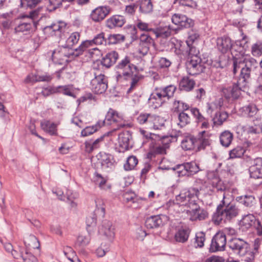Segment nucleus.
<instances>
[{
	"label": "nucleus",
	"mask_w": 262,
	"mask_h": 262,
	"mask_svg": "<svg viewBox=\"0 0 262 262\" xmlns=\"http://www.w3.org/2000/svg\"><path fill=\"white\" fill-rule=\"evenodd\" d=\"M104 137L102 136L95 140H90L84 142L85 151L88 153L92 152L94 150L98 149L103 141Z\"/></svg>",
	"instance_id": "31"
},
{
	"label": "nucleus",
	"mask_w": 262,
	"mask_h": 262,
	"mask_svg": "<svg viewBox=\"0 0 262 262\" xmlns=\"http://www.w3.org/2000/svg\"><path fill=\"white\" fill-rule=\"evenodd\" d=\"M109 44H116L122 42L125 40V36L122 34H111L108 37Z\"/></svg>",
	"instance_id": "54"
},
{
	"label": "nucleus",
	"mask_w": 262,
	"mask_h": 262,
	"mask_svg": "<svg viewBox=\"0 0 262 262\" xmlns=\"http://www.w3.org/2000/svg\"><path fill=\"white\" fill-rule=\"evenodd\" d=\"M185 164L188 172L187 176L193 175L200 170L199 165L194 162H187Z\"/></svg>",
	"instance_id": "43"
},
{
	"label": "nucleus",
	"mask_w": 262,
	"mask_h": 262,
	"mask_svg": "<svg viewBox=\"0 0 262 262\" xmlns=\"http://www.w3.org/2000/svg\"><path fill=\"white\" fill-rule=\"evenodd\" d=\"M107 79L106 76L102 74L96 75L90 83L91 90L96 94H102L107 89Z\"/></svg>",
	"instance_id": "9"
},
{
	"label": "nucleus",
	"mask_w": 262,
	"mask_h": 262,
	"mask_svg": "<svg viewBox=\"0 0 262 262\" xmlns=\"http://www.w3.org/2000/svg\"><path fill=\"white\" fill-rule=\"evenodd\" d=\"M90 40H85L83 41L80 45L75 49V53L74 54L76 56H78L81 54L85 50L87 49L92 47Z\"/></svg>",
	"instance_id": "55"
},
{
	"label": "nucleus",
	"mask_w": 262,
	"mask_h": 262,
	"mask_svg": "<svg viewBox=\"0 0 262 262\" xmlns=\"http://www.w3.org/2000/svg\"><path fill=\"white\" fill-rule=\"evenodd\" d=\"M92 45H100L106 43V40L104 38V34L103 33H100L96 36L94 38L90 40Z\"/></svg>",
	"instance_id": "59"
},
{
	"label": "nucleus",
	"mask_w": 262,
	"mask_h": 262,
	"mask_svg": "<svg viewBox=\"0 0 262 262\" xmlns=\"http://www.w3.org/2000/svg\"><path fill=\"white\" fill-rule=\"evenodd\" d=\"M71 53H67L66 47L59 48L54 50L52 54V59L55 63L61 64L64 61L67 60Z\"/></svg>",
	"instance_id": "18"
},
{
	"label": "nucleus",
	"mask_w": 262,
	"mask_h": 262,
	"mask_svg": "<svg viewBox=\"0 0 262 262\" xmlns=\"http://www.w3.org/2000/svg\"><path fill=\"white\" fill-rule=\"evenodd\" d=\"M136 70L137 67L130 63L129 57L125 56L115 67L116 79L117 81L127 80Z\"/></svg>",
	"instance_id": "4"
},
{
	"label": "nucleus",
	"mask_w": 262,
	"mask_h": 262,
	"mask_svg": "<svg viewBox=\"0 0 262 262\" xmlns=\"http://www.w3.org/2000/svg\"><path fill=\"white\" fill-rule=\"evenodd\" d=\"M172 29L170 26L160 27L154 29L153 33L157 38H167L170 36Z\"/></svg>",
	"instance_id": "34"
},
{
	"label": "nucleus",
	"mask_w": 262,
	"mask_h": 262,
	"mask_svg": "<svg viewBox=\"0 0 262 262\" xmlns=\"http://www.w3.org/2000/svg\"><path fill=\"white\" fill-rule=\"evenodd\" d=\"M238 42L233 43L229 51L233 58V73L235 75L240 70H247V72L251 73L257 66L256 60L252 57L244 54L243 47L238 45Z\"/></svg>",
	"instance_id": "1"
},
{
	"label": "nucleus",
	"mask_w": 262,
	"mask_h": 262,
	"mask_svg": "<svg viewBox=\"0 0 262 262\" xmlns=\"http://www.w3.org/2000/svg\"><path fill=\"white\" fill-rule=\"evenodd\" d=\"M166 220L167 216L164 215L151 216L146 220L145 225L147 228H156L163 226Z\"/></svg>",
	"instance_id": "16"
},
{
	"label": "nucleus",
	"mask_w": 262,
	"mask_h": 262,
	"mask_svg": "<svg viewBox=\"0 0 262 262\" xmlns=\"http://www.w3.org/2000/svg\"><path fill=\"white\" fill-rule=\"evenodd\" d=\"M226 244V235L224 233L219 232L213 236L209 250L211 252L224 251Z\"/></svg>",
	"instance_id": "11"
},
{
	"label": "nucleus",
	"mask_w": 262,
	"mask_h": 262,
	"mask_svg": "<svg viewBox=\"0 0 262 262\" xmlns=\"http://www.w3.org/2000/svg\"><path fill=\"white\" fill-rule=\"evenodd\" d=\"M181 146L186 150L193 149L196 146L195 138L192 136L185 137L181 142Z\"/></svg>",
	"instance_id": "37"
},
{
	"label": "nucleus",
	"mask_w": 262,
	"mask_h": 262,
	"mask_svg": "<svg viewBox=\"0 0 262 262\" xmlns=\"http://www.w3.org/2000/svg\"><path fill=\"white\" fill-rule=\"evenodd\" d=\"M256 223L258 225L257 228L260 226L258 221L256 220L254 215L252 214L245 215L239 221V229L243 231H246L252 227L255 226Z\"/></svg>",
	"instance_id": "15"
},
{
	"label": "nucleus",
	"mask_w": 262,
	"mask_h": 262,
	"mask_svg": "<svg viewBox=\"0 0 262 262\" xmlns=\"http://www.w3.org/2000/svg\"><path fill=\"white\" fill-rule=\"evenodd\" d=\"M173 170H176L179 177L187 176L188 172L186 171L185 163L182 164H178L172 168Z\"/></svg>",
	"instance_id": "57"
},
{
	"label": "nucleus",
	"mask_w": 262,
	"mask_h": 262,
	"mask_svg": "<svg viewBox=\"0 0 262 262\" xmlns=\"http://www.w3.org/2000/svg\"><path fill=\"white\" fill-rule=\"evenodd\" d=\"M190 232L189 228L181 227L176 232L174 239L177 242L184 243L188 241Z\"/></svg>",
	"instance_id": "25"
},
{
	"label": "nucleus",
	"mask_w": 262,
	"mask_h": 262,
	"mask_svg": "<svg viewBox=\"0 0 262 262\" xmlns=\"http://www.w3.org/2000/svg\"><path fill=\"white\" fill-rule=\"evenodd\" d=\"M99 232L111 239L113 238L115 236V232L114 228L112 226V222L107 220L104 221L99 230Z\"/></svg>",
	"instance_id": "21"
},
{
	"label": "nucleus",
	"mask_w": 262,
	"mask_h": 262,
	"mask_svg": "<svg viewBox=\"0 0 262 262\" xmlns=\"http://www.w3.org/2000/svg\"><path fill=\"white\" fill-rule=\"evenodd\" d=\"M213 191H224L226 189V186L224 185L222 181L219 178L214 177L211 183Z\"/></svg>",
	"instance_id": "46"
},
{
	"label": "nucleus",
	"mask_w": 262,
	"mask_h": 262,
	"mask_svg": "<svg viewBox=\"0 0 262 262\" xmlns=\"http://www.w3.org/2000/svg\"><path fill=\"white\" fill-rule=\"evenodd\" d=\"M95 181L98 184L99 187L103 190L110 189L111 187L106 184V179L103 177L100 174L96 173L95 176Z\"/></svg>",
	"instance_id": "42"
},
{
	"label": "nucleus",
	"mask_w": 262,
	"mask_h": 262,
	"mask_svg": "<svg viewBox=\"0 0 262 262\" xmlns=\"http://www.w3.org/2000/svg\"><path fill=\"white\" fill-rule=\"evenodd\" d=\"M222 99L216 100L213 102L207 104V112L208 113H211L215 109L221 107L222 105Z\"/></svg>",
	"instance_id": "58"
},
{
	"label": "nucleus",
	"mask_w": 262,
	"mask_h": 262,
	"mask_svg": "<svg viewBox=\"0 0 262 262\" xmlns=\"http://www.w3.org/2000/svg\"><path fill=\"white\" fill-rule=\"evenodd\" d=\"M251 73L247 72V70L241 72L237 81L232 85L225 86L222 90L223 95L229 100H236L241 95V91L248 87Z\"/></svg>",
	"instance_id": "3"
},
{
	"label": "nucleus",
	"mask_w": 262,
	"mask_h": 262,
	"mask_svg": "<svg viewBox=\"0 0 262 262\" xmlns=\"http://www.w3.org/2000/svg\"><path fill=\"white\" fill-rule=\"evenodd\" d=\"M229 248L239 256H245L250 251V244L241 238H232L228 242Z\"/></svg>",
	"instance_id": "7"
},
{
	"label": "nucleus",
	"mask_w": 262,
	"mask_h": 262,
	"mask_svg": "<svg viewBox=\"0 0 262 262\" xmlns=\"http://www.w3.org/2000/svg\"><path fill=\"white\" fill-rule=\"evenodd\" d=\"M195 81L188 77H183L179 82V89L181 91L189 92L191 91L194 85Z\"/></svg>",
	"instance_id": "27"
},
{
	"label": "nucleus",
	"mask_w": 262,
	"mask_h": 262,
	"mask_svg": "<svg viewBox=\"0 0 262 262\" xmlns=\"http://www.w3.org/2000/svg\"><path fill=\"white\" fill-rule=\"evenodd\" d=\"M176 86L173 85H169L163 88V94L166 96L167 99L173 96L174 92L176 90Z\"/></svg>",
	"instance_id": "62"
},
{
	"label": "nucleus",
	"mask_w": 262,
	"mask_h": 262,
	"mask_svg": "<svg viewBox=\"0 0 262 262\" xmlns=\"http://www.w3.org/2000/svg\"><path fill=\"white\" fill-rule=\"evenodd\" d=\"M195 144L199 150L205 149L207 146L209 145V138L206 135L205 131L199 133L197 138H195Z\"/></svg>",
	"instance_id": "26"
},
{
	"label": "nucleus",
	"mask_w": 262,
	"mask_h": 262,
	"mask_svg": "<svg viewBox=\"0 0 262 262\" xmlns=\"http://www.w3.org/2000/svg\"><path fill=\"white\" fill-rule=\"evenodd\" d=\"M189 108V105L182 101L175 100L173 103V109L175 112H184Z\"/></svg>",
	"instance_id": "44"
},
{
	"label": "nucleus",
	"mask_w": 262,
	"mask_h": 262,
	"mask_svg": "<svg viewBox=\"0 0 262 262\" xmlns=\"http://www.w3.org/2000/svg\"><path fill=\"white\" fill-rule=\"evenodd\" d=\"M152 10V5L150 0H142L140 10L144 13H148L151 12Z\"/></svg>",
	"instance_id": "50"
},
{
	"label": "nucleus",
	"mask_w": 262,
	"mask_h": 262,
	"mask_svg": "<svg viewBox=\"0 0 262 262\" xmlns=\"http://www.w3.org/2000/svg\"><path fill=\"white\" fill-rule=\"evenodd\" d=\"M80 34L77 32H75L71 34L66 40V48H72L76 44L79 40Z\"/></svg>",
	"instance_id": "41"
},
{
	"label": "nucleus",
	"mask_w": 262,
	"mask_h": 262,
	"mask_svg": "<svg viewBox=\"0 0 262 262\" xmlns=\"http://www.w3.org/2000/svg\"><path fill=\"white\" fill-rule=\"evenodd\" d=\"M109 250L110 244L107 243H102L100 246L96 250V253L98 257H101L104 256Z\"/></svg>",
	"instance_id": "52"
},
{
	"label": "nucleus",
	"mask_w": 262,
	"mask_h": 262,
	"mask_svg": "<svg viewBox=\"0 0 262 262\" xmlns=\"http://www.w3.org/2000/svg\"><path fill=\"white\" fill-rule=\"evenodd\" d=\"M170 44L171 50L173 51L177 55L183 54L185 52V43L181 40H177L176 38H171L170 40Z\"/></svg>",
	"instance_id": "36"
},
{
	"label": "nucleus",
	"mask_w": 262,
	"mask_h": 262,
	"mask_svg": "<svg viewBox=\"0 0 262 262\" xmlns=\"http://www.w3.org/2000/svg\"><path fill=\"white\" fill-rule=\"evenodd\" d=\"M101 121L103 122V125L104 124L107 125H115L116 127L114 128V130L118 129L126 125V121L123 116L112 108L109 109L105 116V119Z\"/></svg>",
	"instance_id": "6"
},
{
	"label": "nucleus",
	"mask_w": 262,
	"mask_h": 262,
	"mask_svg": "<svg viewBox=\"0 0 262 262\" xmlns=\"http://www.w3.org/2000/svg\"><path fill=\"white\" fill-rule=\"evenodd\" d=\"M119 57L118 54L115 51L108 53L102 60V64L106 68H110L114 64Z\"/></svg>",
	"instance_id": "30"
},
{
	"label": "nucleus",
	"mask_w": 262,
	"mask_h": 262,
	"mask_svg": "<svg viewBox=\"0 0 262 262\" xmlns=\"http://www.w3.org/2000/svg\"><path fill=\"white\" fill-rule=\"evenodd\" d=\"M245 152V149L241 146H237L229 152V156L231 159L240 158Z\"/></svg>",
	"instance_id": "56"
},
{
	"label": "nucleus",
	"mask_w": 262,
	"mask_h": 262,
	"mask_svg": "<svg viewBox=\"0 0 262 262\" xmlns=\"http://www.w3.org/2000/svg\"><path fill=\"white\" fill-rule=\"evenodd\" d=\"M103 126V122L99 121L97 123L93 126H87L84 128L81 132V135L83 137H86L91 135L96 132L101 126Z\"/></svg>",
	"instance_id": "38"
},
{
	"label": "nucleus",
	"mask_w": 262,
	"mask_h": 262,
	"mask_svg": "<svg viewBox=\"0 0 262 262\" xmlns=\"http://www.w3.org/2000/svg\"><path fill=\"white\" fill-rule=\"evenodd\" d=\"M41 0H20V6L21 7H35L41 2Z\"/></svg>",
	"instance_id": "60"
},
{
	"label": "nucleus",
	"mask_w": 262,
	"mask_h": 262,
	"mask_svg": "<svg viewBox=\"0 0 262 262\" xmlns=\"http://www.w3.org/2000/svg\"><path fill=\"white\" fill-rule=\"evenodd\" d=\"M193 50V48L189 49L188 54L190 59L186 63L187 72L191 75L198 74L203 71V68L201 64V59L197 56V53H192Z\"/></svg>",
	"instance_id": "8"
},
{
	"label": "nucleus",
	"mask_w": 262,
	"mask_h": 262,
	"mask_svg": "<svg viewBox=\"0 0 262 262\" xmlns=\"http://www.w3.org/2000/svg\"><path fill=\"white\" fill-rule=\"evenodd\" d=\"M233 134L229 130H225L223 132L220 136V141L221 144L225 147H228L229 146L233 140Z\"/></svg>",
	"instance_id": "35"
},
{
	"label": "nucleus",
	"mask_w": 262,
	"mask_h": 262,
	"mask_svg": "<svg viewBox=\"0 0 262 262\" xmlns=\"http://www.w3.org/2000/svg\"><path fill=\"white\" fill-rule=\"evenodd\" d=\"M39 14V10H35L30 12V19L28 21H23L17 26L15 30L16 32L29 31L33 27L36 28L37 22L34 20Z\"/></svg>",
	"instance_id": "10"
},
{
	"label": "nucleus",
	"mask_w": 262,
	"mask_h": 262,
	"mask_svg": "<svg viewBox=\"0 0 262 262\" xmlns=\"http://www.w3.org/2000/svg\"><path fill=\"white\" fill-rule=\"evenodd\" d=\"M251 53L255 57L262 55V41H257L251 46Z\"/></svg>",
	"instance_id": "48"
},
{
	"label": "nucleus",
	"mask_w": 262,
	"mask_h": 262,
	"mask_svg": "<svg viewBox=\"0 0 262 262\" xmlns=\"http://www.w3.org/2000/svg\"><path fill=\"white\" fill-rule=\"evenodd\" d=\"M58 124H55L48 120H43L41 122L40 126L41 128L46 132L52 136H57V127Z\"/></svg>",
	"instance_id": "29"
},
{
	"label": "nucleus",
	"mask_w": 262,
	"mask_h": 262,
	"mask_svg": "<svg viewBox=\"0 0 262 262\" xmlns=\"http://www.w3.org/2000/svg\"><path fill=\"white\" fill-rule=\"evenodd\" d=\"M165 122V120L163 118L154 115L152 129H160L164 126Z\"/></svg>",
	"instance_id": "47"
},
{
	"label": "nucleus",
	"mask_w": 262,
	"mask_h": 262,
	"mask_svg": "<svg viewBox=\"0 0 262 262\" xmlns=\"http://www.w3.org/2000/svg\"><path fill=\"white\" fill-rule=\"evenodd\" d=\"M239 212V208L234 202H231V198L224 193L223 200L217 206L213 219L217 224L226 223L237 216Z\"/></svg>",
	"instance_id": "2"
},
{
	"label": "nucleus",
	"mask_w": 262,
	"mask_h": 262,
	"mask_svg": "<svg viewBox=\"0 0 262 262\" xmlns=\"http://www.w3.org/2000/svg\"><path fill=\"white\" fill-rule=\"evenodd\" d=\"M96 209L95 212L96 213L100 216H104L105 214L104 202L102 199H97L95 201Z\"/></svg>",
	"instance_id": "53"
},
{
	"label": "nucleus",
	"mask_w": 262,
	"mask_h": 262,
	"mask_svg": "<svg viewBox=\"0 0 262 262\" xmlns=\"http://www.w3.org/2000/svg\"><path fill=\"white\" fill-rule=\"evenodd\" d=\"M91 239L90 233L86 234H79L75 242V245L77 247H84L89 244Z\"/></svg>",
	"instance_id": "39"
},
{
	"label": "nucleus",
	"mask_w": 262,
	"mask_h": 262,
	"mask_svg": "<svg viewBox=\"0 0 262 262\" xmlns=\"http://www.w3.org/2000/svg\"><path fill=\"white\" fill-rule=\"evenodd\" d=\"M124 16L122 15H114L107 19L106 25L107 27L113 29L115 27H121L125 23Z\"/></svg>",
	"instance_id": "24"
},
{
	"label": "nucleus",
	"mask_w": 262,
	"mask_h": 262,
	"mask_svg": "<svg viewBox=\"0 0 262 262\" xmlns=\"http://www.w3.org/2000/svg\"><path fill=\"white\" fill-rule=\"evenodd\" d=\"M245 130L248 134H259L262 132V124L259 120L256 119L251 124L246 125Z\"/></svg>",
	"instance_id": "32"
},
{
	"label": "nucleus",
	"mask_w": 262,
	"mask_h": 262,
	"mask_svg": "<svg viewBox=\"0 0 262 262\" xmlns=\"http://www.w3.org/2000/svg\"><path fill=\"white\" fill-rule=\"evenodd\" d=\"M239 112L244 116L251 117L256 114L258 109L255 104L251 103L240 108Z\"/></svg>",
	"instance_id": "33"
},
{
	"label": "nucleus",
	"mask_w": 262,
	"mask_h": 262,
	"mask_svg": "<svg viewBox=\"0 0 262 262\" xmlns=\"http://www.w3.org/2000/svg\"><path fill=\"white\" fill-rule=\"evenodd\" d=\"M200 191L198 189L190 188L183 190L176 197V203L182 206H187L191 208L199 199Z\"/></svg>",
	"instance_id": "5"
},
{
	"label": "nucleus",
	"mask_w": 262,
	"mask_h": 262,
	"mask_svg": "<svg viewBox=\"0 0 262 262\" xmlns=\"http://www.w3.org/2000/svg\"><path fill=\"white\" fill-rule=\"evenodd\" d=\"M132 136L129 131H125L120 133L118 136V143L123 150H128L132 147L131 140Z\"/></svg>",
	"instance_id": "19"
},
{
	"label": "nucleus",
	"mask_w": 262,
	"mask_h": 262,
	"mask_svg": "<svg viewBox=\"0 0 262 262\" xmlns=\"http://www.w3.org/2000/svg\"><path fill=\"white\" fill-rule=\"evenodd\" d=\"M190 122V118L188 115L184 112H180L178 115V125L183 127Z\"/></svg>",
	"instance_id": "45"
},
{
	"label": "nucleus",
	"mask_w": 262,
	"mask_h": 262,
	"mask_svg": "<svg viewBox=\"0 0 262 262\" xmlns=\"http://www.w3.org/2000/svg\"><path fill=\"white\" fill-rule=\"evenodd\" d=\"M99 157L102 166L103 168L112 169L115 167V161L112 155L101 152L99 154Z\"/></svg>",
	"instance_id": "22"
},
{
	"label": "nucleus",
	"mask_w": 262,
	"mask_h": 262,
	"mask_svg": "<svg viewBox=\"0 0 262 262\" xmlns=\"http://www.w3.org/2000/svg\"><path fill=\"white\" fill-rule=\"evenodd\" d=\"M138 159L135 156H132L129 157L124 165L125 170H130L134 169L138 164Z\"/></svg>",
	"instance_id": "49"
},
{
	"label": "nucleus",
	"mask_w": 262,
	"mask_h": 262,
	"mask_svg": "<svg viewBox=\"0 0 262 262\" xmlns=\"http://www.w3.org/2000/svg\"><path fill=\"white\" fill-rule=\"evenodd\" d=\"M205 240V233L202 232H198L195 235V243L196 244L195 247L202 248L204 246V243Z\"/></svg>",
	"instance_id": "61"
},
{
	"label": "nucleus",
	"mask_w": 262,
	"mask_h": 262,
	"mask_svg": "<svg viewBox=\"0 0 262 262\" xmlns=\"http://www.w3.org/2000/svg\"><path fill=\"white\" fill-rule=\"evenodd\" d=\"M24 242L25 244H27L28 246L33 248H38L39 246L37 238L34 235H30L28 241H25Z\"/></svg>",
	"instance_id": "64"
},
{
	"label": "nucleus",
	"mask_w": 262,
	"mask_h": 262,
	"mask_svg": "<svg viewBox=\"0 0 262 262\" xmlns=\"http://www.w3.org/2000/svg\"><path fill=\"white\" fill-rule=\"evenodd\" d=\"M172 22L179 29L189 28L193 25V21L184 14L176 13L171 17Z\"/></svg>",
	"instance_id": "13"
},
{
	"label": "nucleus",
	"mask_w": 262,
	"mask_h": 262,
	"mask_svg": "<svg viewBox=\"0 0 262 262\" xmlns=\"http://www.w3.org/2000/svg\"><path fill=\"white\" fill-rule=\"evenodd\" d=\"M233 43L231 39L227 36L219 37L216 40L217 48L223 53L229 51Z\"/></svg>",
	"instance_id": "20"
},
{
	"label": "nucleus",
	"mask_w": 262,
	"mask_h": 262,
	"mask_svg": "<svg viewBox=\"0 0 262 262\" xmlns=\"http://www.w3.org/2000/svg\"><path fill=\"white\" fill-rule=\"evenodd\" d=\"M154 45V39L147 34H142L139 38V52L144 56L146 55L150 47Z\"/></svg>",
	"instance_id": "14"
},
{
	"label": "nucleus",
	"mask_w": 262,
	"mask_h": 262,
	"mask_svg": "<svg viewBox=\"0 0 262 262\" xmlns=\"http://www.w3.org/2000/svg\"><path fill=\"white\" fill-rule=\"evenodd\" d=\"M186 212L189 216V219L191 221L204 220L208 217V213L206 210L202 209L195 202L194 205H192L189 210H186Z\"/></svg>",
	"instance_id": "12"
},
{
	"label": "nucleus",
	"mask_w": 262,
	"mask_h": 262,
	"mask_svg": "<svg viewBox=\"0 0 262 262\" xmlns=\"http://www.w3.org/2000/svg\"><path fill=\"white\" fill-rule=\"evenodd\" d=\"M236 200L245 207L251 208L256 204V200L254 195L246 194L237 196Z\"/></svg>",
	"instance_id": "28"
},
{
	"label": "nucleus",
	"mask_w": 262,
	"mask_h": 262,
	"mask_svg": "<svg viewBox=\"0 0 262 262\" xmlns=\"http://www.w3.org/2000/svg\"><path fill=\"white\" fill-rule=\"evenodd\" d=\"M251 178L254 179L262 178V158H258L252 161L249 168Z\"/></svg>",
	"instance_id": "17"
},
{
	"label": "nucleus",
	"mask_w": 262,
	"mask_h": 262,
	"mask_svg": "<svg viewBox=\"0 0 262 262\" xmlns=\"http://www.w3.org/2000/svg\"><path fill=\"white\" fill-rule=\"evenodd\" d=\"M66 27V24L62 22H59L56 24H53L51 26H46V30L52 29L53 33H51V35H59L63 29Z\"/></svg>",
	"instance_id": "40"
},
{
	"label": "nucleus",
	"mask_w": 262,
	"mask_h": 262,
	"mask_svg": "<svg viewBox=\"0 0 262 262\" xmlns=\"http://www.w3.org/2000/svg\"><path fill=\"white\" fill-rule=\"evenodd\" d=\"M228 117V114L225 112H219L216 114V116L213 118L214 123L220 125L226 120Z\"/></svg>",
	"instance_id": "51"
},
{
	"label": "nucleus",
	"mask_w": 262,
	"mask_h": 262,
	"mask_svg": "<svg viewBox=\"0 0 262 262\" xmlns=\"http://www.w3.org/2000/svg\"><path fill=\"white\" fill-rule=\"evenodd\" d=\"M108 13L109 10L107 7H99L92 11L91 17L94 21L99 22L102 20Z\"/></svg>",
	"instance_id": "23"
},
{
	"label": "nucleus",
	"mask_w": 262,
	"mask_h": 262,
	"mask_svg": "<svg viewBox=\"0 0 262 262\" xmlns=\"http://www.w3.org/2000/svg\"><path fill=\"white\" fill-rule=\"evenodd\" d=\"M148 103L154 108L159 107L162 104L160 100L153 93L150 95L148 99Z\"/></svg>",
	"instance_id": "63"
}]
</instances>
